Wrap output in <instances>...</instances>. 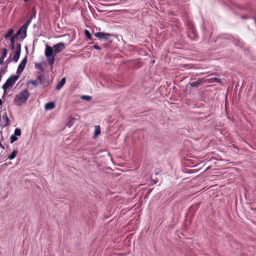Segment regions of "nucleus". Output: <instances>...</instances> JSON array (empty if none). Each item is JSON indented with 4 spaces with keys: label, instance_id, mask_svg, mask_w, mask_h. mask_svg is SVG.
Instances as JSON below:
<instances>
[{
    "label": "nucleus",
    "instance_id": "f257e3e1",
    "mask_svg": "<svg viewBox=\"0 0 256 256\" xmlns=\"http://www.w3.org/2000/svg\"><path fill=\"white\" fill-rule=\"evenodd\" d=\"M64 48L65 44L64 42H59L54 46V50L51 46H46L45 56L50 66H52L54 62V56L60 52Z\"/></svg>",
    "mask_w": 256,
    "mask_h": 256
},
{
    "label": "nucleus",
    "instance_id": "f03ea898",
    "mask_svg": "<svg viewBox=\"0 0 256 256\" xmlns=\"http://www.w3.org/2000/svg\"><path fill=\"white\" fill-rule=\"evenodd\" d=\"M29 96V92L27 90H23L16 96L14 100V103L18 106H20L26 102Z\"/></svg>",
    "mask_w": 256,
    "mask_h": 256
},
{
    "label": "nucleus",
    "instance_id": "7ed1b4c3",
    "mask_svg": "<svg viewBox=\"0 0 256 256\" xmlns=\"http://www.w3.org/2000/svg\"><path fill=\"white\" fill-rule=\"evenodd\" d=\"M19 76H10L6 81V83L2 86V89L4 90V93L6 92L8 89H9L13 86L16 83V81L18 80Z\"/></svg>",
    "mask_w": 256,
    "mask_h": 256
},
{
    "label": "nucleus",
    "instance_id": "20e7f679",
    "mask_svg": "<svg viewBox=\"0 0 256 256\" xmlns=\"http://www.w3.org/2000/svg\"><path fill=\"white\" fill-rule=\"evenodd\" d=\"M31 22V20H28L18 31L16 35L20 36V38L23 40L26 36L27 28Z\"/></svg>",
    "mask_w": 256,
    "mask_h": 256
},
{
    "label": "nucleus",
    "instance_id": "39448f33",
    "mask_svg": "<svg viewBox=\"0 0 256 256\" xmlns=\"http://www.w3.org/2000/svg\"><path fill=\"white\" fill-rule=\"evenodd\" d=\"M188 38L192 40L196 39L198 37V35L194 28V25L190 22L188 23Z\"/></svg>",
    "mask_w": 256,
    "mask_h": 256
},
{
    "label": "nucleus",
    "instance_id": "423d86ee",
    "mask_svg": "<svg viewBox=\"0 0 256 256\" xmlns=\"http://www.w3.org/2000/svg\"><path fill=\"white\" fill-rule=\"evenodd\" d=\"M94 36L100 40H107L109 37L112 36L111 34L108 33H104L102 32H98L94 34Z\"/></svg>",
    "mask_w": 256,
    "mask_h": 256
},
{
    "label": "nucleus",
    "instance_id": "0eeeda50",
    "mask_svg": "<svg viewBox=\"0 0 256 256\" xmlns=\"http://www.w3.org/2000/svg\"><path fill=\"white\" fill-rule=\"evenodd\" d=\"M26 62L27 58L26 57L22 60L20 64L18 66V67L17 70L18 74H20L23 71L26 66Z\"/></svg>",
    "mask_w": 256,
    "mask_h": 256
},
{
    "label": "nucleus",
    "instance_id": "6e6552de",
    "mask_svg": "<svg viewBox=\"0 0 256 256\" xmlns=\"http://www.w3.org/2000/svg\"><path fill=\"white\" fill-rule=\"evenodd\" d=\"M2 122L4 126H8L10 124V120L7 116L6 112H5L2 115Z\"/></svg>",
    "mask_w": 256,
    "mask_h": 256
},
{
    "label": "nucleus",
    "instance_id": "1a4fd4ad",
    "mask_svg": "<svg viewBox=\"0 0 256 256\" xmlns=\"http://www.w3.org/2000/svg\"><path fill=\"white\" fill-rule=\"evenodd\" d=\"M203 82H204L203 78H198V80H197L190 82V84L191 86L197 87L198 86L202 85L203 84Z\"/></svg>",
    "mask_w": 256,
    "mask_h": 256
},
{
    "label": "nucleus",
    "instance_id": "9d476101",
    "mask_svg": "<svg viewBox=\"0 0 256 256\" xmlns=\"http://www.w3.org/2000/svg\"><path fill=\"white\" fill-rule=\"evenodd\" d=\"M4 141V138L2 136V134H0V157L2 156V152H4L5 148L3 146L2 142Z\"/></svg>",
    "mask_w": 256,
    "mask_h": 256
},
{
    "label": "nucleus",
    "instance_id": "9b49d317",
    "mask_svg": "<svg viewBox=\"0 0 256 256\" xmlns=\"http://www.w3.org/2000/svg\"><path fill=\"white\" fill-rule=\"evenodd\" d=\"M66 82V78H63L58 83V84L56 85V88L57 90H60L64 84Z\"/></svg>",
    "mask_w": 256,
    "mask_h": 256
},
{
    "label": "nucleus",
    "instance_id": "f8f14e48",
    "mask_svg": "<svg viewBox=\"0 0 256 256\" xmlns=\"http://www.w3.org/2000/svg\"><path fill=\"white\" fill-rule=\"evenodd\" d=\"M55 107V104L54 102H48L45 105V109L46 110H50L54 109Z\"/></svg>",
    "mask_w": 256,
    "mask_h": 256
},
{
    "label": "nucleus",
    "instance_id": "ddd939ff",
    "mask_svg": "<svg viewBox=\"0 0 256 256\" xmlns=\"http://www.w3.org/2000/svg\"><path fill=\"white\" fill-rule=\"evenodd\" d=\"M36 80L38 81L41 84H44L45 82V76L44 74H40L38 76Z\"/></svg>",
    "mask_w": 256,
    "mask_h": 256
},
{
    "label": "nucleus",
    "instance_id": "4468645a",
    "mask_svg": "<svg viewBox=\"0 0 256 256\" xmlns=\"http://www.w3.org/2000/svg\"><path fill=\"white\" fill-rule=\"evenodd\" d=\"M18 153V150H14L13 152L11 153V154L8 156V158L10 160L14 159L16 158Z\"/></svg>",
    "mask_w": 256,
    "mask_h": 256
},
{
    "label": "nucleus",
    "instance_id": "2eb2a0df",
    "mask_svg": "<svg viewBox=\"0 0 256 256\" xmlns=\"http://www.w3.org/2000/svg\"><path fill=\"white\" fill-rule=\"evenodd\" d=\"M207 81L208 82H216L220 83V84L222 83V80L220 79L216 78H208L207 80Z\"/></svg>",
    "mask_w": 256,
    "mask_h": 256
},
{
    "label": "nucleus",
    "instance_id": "dca6fc26",
    "mask_svg": "<svg viewBox=\"0 0 256 256\" xmlns=\"http://www.w3.org/2000/svg\"><path fill=\"white\" fill-rule=\"evenodd\" d=\"M100 128L99 126H95V130H94V137H96L98 135H99L100 134Z\"/></svg>",
    "mask_w": 256,
    "mask_h": 256
},
{
    "label": "nucleus",
    "instance_id": "f3484780",
    "mask_svg": "<svg viewBox=\"0 0 256 256\" xmlns=\"http://www.w3.org/2000/svg\"><path fill=\"white\" fill-rule=\"evenodd\" d=\"M18 37L17 35H14V36H12L10 38V44H11V47L12 49L13 50L14 48V40L16 38Z\"/></svg>",
    "mask_w": 256,
    "mask_h": 256
},
{
    "label": "nucleus",
    "instance_id": "a211bd4d",
    "mask_svg": "<svg viewBox=\"0 0 256 256\" xmlns=\"http://www.w3.org/2000/svg\"><path fill=\"white\" fill-rule=\"evenodd\" d=\"M20 52H18L16 51L15 54L13 57V60L14 62H17L18 61L20 56Z\"/></svg>",
    "mask_w": 256,
    "mask_h": 256
},
{
    "label": "nucleus",
    "instance_id": "6ab92c4d",
    "mask_svg": "<svg viewBox=\"0 0 256 256\" xmlns=\"http://www.w3.org/2000/svg\"><path fill=\"white\" fill-rule=\"evenodd\" d=\"M14 32V30L13 29H12V28L9 29L7 34L4 36V38H10L13 34Z\"/></svg>",
    "mask_w": 256,
    "mask_h": 256
},
{
    "label": "nucleus",
    "instance_id": "aec40b11",
    "mask_svg": "<svg viewBox=\"0 0 256 256\" xmlns=\"http://www.w3.org/2000/svg\"><path fill=\"white\" fill-rule=\"evenodd\" d=\"M169 18L172 22H175L176 18L175 15L173 12H170L168 13Z\"/></svg>",
    "mask_w": 256,
    "mask_h": 256
},
{
    "label": "nucleus",
    "instance_id": "412c9836",
    "mask_svg": "<svg viewBox=\"0 0 256 256\" xmlns=\"http://www.w3.org/2000/svg\"><path fill=\"white\" fill-rule=\"evenodd\" d=\"M10 143L12 144L15 141H16L18 140V138H17V136L14 134L10 136Z\"/></svg>",
    "mask_w": 256,
    "mask_h": 256
},
{
    "label": "nucleus",
    "instance_id": "4be33fe9",
    "mask_svg": "<svg viewBox=\"0 0 256 256\" xmlns=\"http://www.w3.org/2000/svg\"><path fill=\"white\" fill-rule=\"evenodd\" d=\"M35 68H36L38 70H40L44 72V68H43L42 66L41 65V64H38V63L36 64Z\"/></svg>",
    "mask_w": 256,
    "mask_h": 256
},
{
    "label": "nucleus",
    "instance_id": "5701e85b",
    "mask_svg": "<svg viewBox=\"0 0 256 256\" xmlns=\"http://www.w3.org/2000/svg\"><path fill=\"white\" fill-rule=\"evenodd\" d=\"M28 84H31L34 86V87H36L38 84V80H30L28 82Z\"/></svg>",
    "mask_w": 256,
    "mask_h": 256
},
{
    "label": "nucleus",
    "instance_id": "b1692460",
    "mask_svg": "<svg viewBox=\"0 0 256 256\" xmlns=\"http://www.w3.org/2000/svg\"><path fill=\"white\" fill-rule=\"evenodd\" d=\"M14 134L16 136H20L21 135V130L18 128H16L14 130Z\"/></svg>",
    "mask_w": 256,
    "mask_h": 256
},
{
    "label": "nucleus",
    "instance_id": "393cba45",
    "mask_svg": "<svg viewBox=\"0 0 256 256\" xmlns=\"http://www.w3.org/2000/svg\"><path fill=\"white\" fill-rule=\"evenodd\" d=\"M84 33H85V34L86 36V37L89 39V40H92V36H91V34L90 33V32L86 30H85L84 31Z\"/></svg>",
    "mask_w": 256,
    "mask_h": 256
},
{
    "label": "nucleus",
    "instance_id": "a878e982",
    "mask_svg": "<svg viewBox=\"0 0 256 256\" xmlns=\"http://www.w3.org/2000/svg\"><path fill=\"white\" fill-rule=\"evenodd\" d=\"M7 52H8L6 48H4L3 49L2 54L0 57L2 58H5L6 57V54H7Z\"/></svg>",
    "mask_w": 256,
    "mask_h": 256
},
{
    "label": "nucleus",
    "instance_id": "bb28decb",
    "mask_svg": "<svg viewBox=\"0 0 256 256\" xmlns=\"http://www.w3.org/2000/svg\"><path fill=\"white\" fill-rule=\"evenodd\" d=\"M82 100H86V101H89V100H91L92 98H91V96H82Z\"/></svg>",
    "mask_w": 256,
    "mask_h": 256
},
{
    "label": "nucleus",
    "instance_id": "cd10ccee",
    "mask_svg": "<svg viewBox=\"0 0 256 256\" xmlns=\"http://www.w3.org/2000/svg\"><path fill=\"white\" fill-rule=\"evenodd\" d=\"M16 52H21V44H17Z\"/></svg>",
    "mask_w": 256,
    "mask_h": 256
},
{
    "label": "nucleus",
    "instance_id": "c85d7f7f",
    "mask_svg": "<svg viewBox=\"0 0 256 256\" xmlns=\"http://www.w3.org/2000/svg\"><path fill=\"white\" fill-rule=\"evenodd\" d=\"M94 48L95 49L98 50H101L100 47L99 46L97 45V44L94 45Z\"/></svg>",
    "mask_w": 256,
    "mask_h": 256
},
{
    "label": "nucleus",
    "instance_id": "c756f323",
    "mask_svg": "<svg viewBox=\"0 0 256 256\" xmlns=\"http://www.w3.org/2000/svg\"><path fill=\"white\" fill-rule=\"evenodd\" d=\"M4 59V58L2 57L0 58V65H1L3 63Z\"/></svg>",
    "mask_w": 256,
    "mask_h": 256
},
{
    "label": "nucleus",
    "instance_id": "7c9ffc66",
    "mask_svg": "<svg viewBox=\"0 0 256 256\" xmlns=\"http://www.w3.org/2000/svg\"><path fill=\"white\" fill-rule=\"evenodd\" d=\"M2 104V100L0 98V106Z\"/></svg>",
    "mask_w": 256,
    "mask_h": 256
},
{
    "label": "nucleus",
    "instance_id": "2f4dec72",
    "mask_svg": "<svg viewBox=\"0 0 256 256\" xmlns=\"http://www.w3.org/2000/svg\"><path fill=\"white\" fill-rule=\"evenodd\" d=\"M254 22H255V23L256 24V18H254Z\"/></svg>",
    "mask_w": 256,
    "mask_h": 256
},
{
    "label": "nucleus",
    "instance_id": "473e14b6",
    "mask_svg": "<svg viewBox=\"0 0 256 256\" xmlns=\"http://www.w3.org/2000/svg\"><path fill=\"white\" fill-rule=\"evenodd\" d=\"M183 66H187L186 65H183Z\"/></svg>",
    "mask_w": 256,
    "mask_h": 256
}]
</instances>
